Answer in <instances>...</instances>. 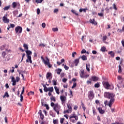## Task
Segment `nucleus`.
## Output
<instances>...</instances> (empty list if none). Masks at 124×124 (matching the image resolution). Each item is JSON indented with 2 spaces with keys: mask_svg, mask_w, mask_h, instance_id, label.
I'll list each match as a JSON object with an SVG mask.
<instances>
[{
  "mask_svg": "<svg viewBox=\"0 0 124 124\" xmlns=\"http://www.w3.org/2000/svg\"><path fill=\"white\" fill-rule=\"evenodd\" d=\"M35 0L36 3H41V2L43 1V0Z\"/></svg>",
  "mask_w": 124,
  "mask_h": 124,
  "instance_id": "2f4dec72",
  "label": "nucleus"
},
{
  "mask_svg": "<svg viewBox=\"0 0 124 124\" xmlns=\"http://www.w3.org/2000/svg\"><path fill=\"white\" fill-rule=\"evenodd\" d=\"M91 65L90 64V63H88L86 64V70H87V71L89 72L90 71V67Z\"/></svg>",
  "mask_w": 124,
  "mask_h": 124,
  "instance_id": "4be33fe9",
  "label": "nucleus"
},
{
  "mask_svg": "<svg viewBox=\"0 0 124 124\" xmlns=\"http://www.w3.org/2000/svg\"><path fill=\"white\" fill-rule=\"evenodd\" d=\"M81 59L83 61H87V57H86V56H85V55H83L81 57Z\"/></svg>",
  "mask_w": 124,
  "mask_h": 124,
  "instance_id": "bb28decb",
  "label": "nucleus"
},
{
  "mask_svg": "<svg viewBox=\"0 0 124 124\" xmlns=\"http://www.w3.org/2000/svg\"><path fill=\"white\" fill-rule=\"evenodd\" d=\"M63 121H64V119L63 118H62L60 120V123L61 124H63Z\"/></svg>",
  "mask_w": 124,
  "mask_h": 124,
  "instance_id": "e2e57ef3",
  "label": "nucleus"
},
{
  "mask_svg": "<svg viewBox=\"0 0 124 124\" xmlns=\"http://www.w3.org/2000/svg\"><path fill=\"white\" fill-rule=\"evenodd\" d=\"M113 7L114 9H115V10H117V7H116V5L115 4H113Z\"/></svg>",
  "mask_w": 124,
  "mask_h": 124,
  "instance_id": "4d7b16f0",
  "label": "nucleus"
},
{
  "mask_svg": "<svg viewBox=\"0 0 124 124\" xmlns=\"http://www.w3.org/2000/svg\"><path fill=\"white\" fill-rule=\"evenodd\" d=\"M64 62V59H62L61 60V62H57V64H58V65H61V64H62V62Z\"/></svg>",
  "mask_w": 124,
  "mask_h": 124,
  "instance_id": "5701e85b",
  "label": "nucleus"
},
{
  "mask_svg": "<svg viewBox=\"0 0 124 124\" xmlns=\"http://www.w3.org/2000/svg\"><path fill=\"white\" fill-rule=\"evenodd\" d=\"M53 83L54 86H56L57 85V81L56 80H53Z\"/></svg>",
  "mask_w": 124,
  "mask_h": 124,
  "instance_id": "bf43d9fd",
  "label": "nucleus"
},
{
  "mask_svg": "<svg viewBox=\"0 0 124 124\" xmlns=\"http://www.w3.org/2000/svg\"><path fill=\"white\" fill-rule=\"evenodd\" d=\"M19 81H20V78H19L18 77H16V81L19 82Z\"/></svg>",
  "mask_w": 124,
  "mask_h": 124,
  "instance_id": "09e8293b",
  "label": "nucleus"
},
{
  "mask_svg": "<svg viewBox=\"0 0 124 124\" xmlns=\"http://www.w3.org/2000/svg\"><path fill=\"white\" fill-rule=\"evenodd\" d=\"M86 10H87V9H80L79 11V12H86Z\"/></svg>",
  "mask_w": 124,
  "mask_h": 124,
  "instance_id": "7c9ffc66",
  "label": "nucleus"
},
{
  "mask_svg": "<svg viewBox=\"0 0 124 124\" xmlns=\"http://www.w3.org/2000/svg\"><path fill=\"white\" fill-rule=\"evenodd\" d=\"M20 101L21 102H22L23 101V95L20 94Z\"/></svg>",
  "mask_w": 124,
  "mask_h": 124,
  "instance_id": "5fc2aeb1",
  "label": "nucleus"
},
{
  "mask_svg": "<svg viewBox=\"0 0 124 124\" xmlns=\"http://www.w3.org/2000/svg\"><path fill=\"white\" fill-rule=\"evenodd\" d=\"M51 76V73H47L46 74V78H48Z\"/></svg>",
  "mask_w": 124,
  "mask_h": 124,
  "instance_id": "c03bdc74",
  "label": "nucleus"
},
{
  "mask_svg": "<svg viewBox=\"0 0 124 124\" xmlns=\"http://www.w3.org/2000/svg\"><path fill=\"white\" fill-rule=\"evenodd\" d=\"M76 86H77L76 83V82H74L73 85L72 87V89H74V88H76Z\"/></svg>",
  "mask_w": 124,
  "mask_h": 124,
  "instance_id": "a18cd8bd",
  "label": "nucleus"
},
{
  "mask_svg": "<svg viewBox=\"0 0 124 124\" xmlns=\"http://www.w3.org/2000/svg\"><path fill=\"white\" fill-rule=\"evenodd\" d=\"M14 27H15V25L14 24H10L11 28H14Z\"/></svg>",
  "mask_w": 124,
  "mask_h": 124,
  "instance_id": "774afa93",
  "label": "nucleus"
},
{
  "mask_svg": "<svg viewBox=\"0 0 124 124\" xmlns=\"http://www.w3.org/2000/svg\"><path fill=\"white\" fill-rule=\"evenodd\" d=\"M12 82H13V86H16V80L14 78H12Z\"/></svg>",
  "mask_w": 124,
  "mask_h": 124,
  "instance_id": "6ab92c4d",
  "label": "nucleus"
},
{
  "mask_svg": "<svg viewBox=\"0 0 124 124\" xmlns=\"http://www.w3.org/2000/svg\"><path fill=\"white\" fill-rule=\"evenodd\" d=\"M26 53V57H31L32 54V52L29 50H25Z\"/></svg>",
  "mask_w": 124,
  "mask_h": 124,
  "instance_id": "9d476101",
  "label": "nucleus"
},
{
  "mask_svg": "<svg viewBox=\"0 0 124 124\" xmlns=\"http://www.w3.org/2000/svg\"><path fill=\"white\" fill-rule=\"evenodd\" d=\"M81 106L82 107L83 109L85 111V110H86V107H85V105H84V104L82 103Z\"/></svg>",
  "mask_w": 124,
  "mask_h": 124,
  "instance_id": "37998d69",
  "label": "nucleus"
},
{
  "mask_svg": "<svg viewBox=\"0 0 124 124\" xmlns=\"http://www.w3.org/2000/svg\"><path fill=\"white\" fill-rule=\"evenodd\" d=\"M2 21L4 23H8L9 22V19L7 18V15H5L2 18Z\"/></svg>",
  "mask_w": 124,
  "mask_h": 124,
  "instance_id": "1a4fd4ad",
  "label": "nucleus"
},
{
  "mask_svg": "<svg viewBox=\"0 0 124 124\" xmlns=\"http://www.w3.org/2000/svg\"><path fill=\"white\" fill-rule=\"evenodd\" d=\"M114 89V86L113 85H110L108 90H113Z\"/></svg>",
  "mask_w": 124,
  "mask_h": 124,
  "instance_id": "e433bc0d",
  "label": "nucleus"
},
{
  "mask_svg": "<svg viewBox=\"0 0 124 124\" xmlns=\"http://www.w3.org/2000/svg\"><path fill=\"white\" fill-rule=\"evenodd\" d=\"M88 97L89 99H93V98L94 97V94H93V91L89 92L88 94Z\"/></svg>",
  "mask_w": 124,
  "mask_h": 124,
  "instance_id": "0eeeda50",
  "label": "nucleus"
},
{
  "mask_svg": "<svg viewBox=\"0 0 124 124\" xmlns=\"http://www.w3.org/2000/svg\"><path fill=\"white\" fill-rule=\"evenodd\" d=\"M58 11H59V10L58 9H55L54 10V13H57V12H58Z\"/></svg>",
  "mask_w": 124,
  "mask_h": 124,
  "instance_id": "69168bd1",
  "label": "nucleus"
},
{
  "mask_svg": "<svg viewBox=\"0 0 124 124\" xmlns=\"http://www.w3.org/2000/svg\"><path fill=\"white\" fill-rule=\"evenodd\" d=\"M84 74L85 73H84V71H81L80 74V76L81 78H85V77L84 76Z\"/></svg>",
  "mask_w": 124,
  "mask_h": 124,
  "instance_id": "412c9836",
  "label": "nucleus"
},
{
  "mask_svg": "<svg viewBox=\"0 0 124 124\" xmlns=\"http://www.w3.org/2000/svg\"><path fill=\"white\" fill-rule=\"evenodd\" d=\"M42 28H45V27H46V24H45V23H43L42 24Z\"/></svg>",
  "mask_w": 124,
  "mask_h": 124,
  "instance_id": "6e6d98bb",
  "label": "nucleus"
},
{
  "mask_svg": "<svg viewBox=\"0 0 124 124\" xmlns=\"http://www.w3.org/2000/svg\"><path fill=\"white\" fill-rule=\"evenodd\" d=\"M9 8H10V6H7L3 8V9H4V10L6 11V10H8L9 9Z\"/></svg>",
  "mask_w": 124,
  "mask_h": 124,
  "instance_id": "72a5a7b5",
  "label": "nucleus"
},
{
  "mask_svg": "<svg viewBox=\"0 0 124 124\" xmlns=\"http://www.w3.org/2000/svg\"><path fill=\"white\" fill-rule=\"evenodd\" d=\"M54 89L56 91V93H57V94H60V92H59V89H58V87H57V86H55Z\"/></svg>",
  "mask_w": 124,
  "mask_h": 124,
  "instance_id": "b1692460",
  "label": "nucleus"
},
{
  "mask_svg": "<svg viewBox=\"0 0 124 124\" xmlns=\"http://www.w3.org/2000/svg\"><path fill=\"white\" fill-rule=\"evenodd\" d=\"M97 109L100 114H104V110H102V108H98Z\"/></svg>",
  "mask_w": 124,
  "mask_h": 124,
  "instance_id": "a211bd4d",
  "label": "nucleus"
},
{
  "mask_svg": "<svg viewBox=\"0 0 124 124\" xmlns=\"http://www.w3.org/2000/svg\"><path fill=\"white\" fill-rule=\"evenodd\" d=\"M24 93H25V87H23L22 91L20 94H21V95H23V94Z\"/></svg>",
  "mask_w": 124,
  "mask_h": 124,
  "instance_id": "ea45409f",
  "label": "nucleus"
},
{
  "mask_svg": "<svg viewBox=\"0 0 124 124\" xmlns=\"http://www.w3.org/2000/svg\"><path fill=\"white\" fill-rule=\"evenodd\" d=\"M103 84L105 89L107 90H109V87H110V84H109V83L108 82H103Z\"/></svg>",
  "mask_w": 124,
  "mask_h": 124,
  "instance_id": "6e6552de",
  "label": "nucleus"
},
{
  "mask_svg": "<svg viewBox=\"0 0 124 124\" xmlns=\"http://www.w3.org/2000/svg\"><path fill=\"white\" fill-rule=\"evenodd\" d=\"M5 96H6L7 97H9V95L8 94V93L7 92H5L4 93V95L3 96V98H4V97H5Z\"/></svg>",
  "mask_w": 124,
  "mask_h": 124,
  "instance_id": "cd10ccee",
  "label": "nucleus"
},
{
  "mask_svg": "<svg viewBox=\"0 0 124 124\" xmlns=\"http://www.w3.org/2000/svg\"><path fill=\"white\" fill-rule=\"evenodd\" d=\"M40 117H41V120H43V118H44V116H43V114H40Z\"/></svg>",
  "mask_w": 124,
  "mask_h": 124,
  "instance_id": "052dcab7",
  "label": "nucleus"
},
{
  "mask_svg": "<svg viewBox=\"0 0 124 124\" xmlns=\"http://www.w3.org/2000/svg\"><path fill=\"white\" fill-rule=\"evenodd\" d=\"M74 63H75V65L77 66V65H78V63H79V59L75 60Z\"/></svg>",
  "mask_w": 124,
  "mask_h": 124,
  "instance_id": "aec40b11",
  "label": "nucleus"
},
{
  "mask_svg": "<svg viewBox=\"0 0 124 124\" xmlns=\"http://www.w3.org/2000/svg\"><path fill=\"white\" fill-rule=\"evenodd\" d=\"M64 68H65V70H68V69H69V67H68V66H66V65H65L64 66Z\"/></svg>",
  "mask_w": 124,
  "mask_h": 124,
  "instance_id": "49530a36",
  "label": "nucleus"
},
{
  "mask_svg": "<svg viewBox=\"0 0 124 124\" xmlns=\"http://www.w3.org/2000/svg\"><path fill=\"white\" fill-rule=\"evenodd\" d=\"M67 81V79H66V78L62 79V82H63V83H65V82H66Z\"/></svg>",
  "mask_w": 124,
  "mask_h": 124,
  "instance_id": "13d9d810",
  "label": "nucleus"
},
{
  "mask_svg": "<svg viewBox=\"0 0 124 124\" xmlns=\"http://www.w3.org/2000/svg\"><path fill=\"white\" fill-rule=\"evenodd\" d=\"M60 109H61V106H60L58 104H55V106L53 107V109L55 112H56V113H57L58 115H59Z\"/></svg>",
  "mask_w": 124,
  "mask_h": 124,
  "instance_id": "20e7f679",
  "label": "nucleus"
},
{
  "mask_svg": "<svg viewBox=\"0 0 124 124\" xmlns=\"http://www.w3.org/2000/svg\"><path fill=\"white\" fill-rule=\"evenodd\" d=\"M41 59L43 62L46 65H47L49 68L52 67V65L50 63V60L48 59V57H46L45 59L43 57H41Z\"/></svg>",
  "mask_w": 124,
  "mask_h": 124,
  "instance_id": "f03ea898",
  "label": "nucleus"
},
{
  "mask_svg": "<svg viewBox=\"0 0 124 124\" xmlns=\"http://www.w3.org/2000/svg\"><path fill=\"white\" fill-rule=\"evenodd\" d=\"M90 22L92 24V25H94V26H96V25H97V22H96L94 18H93V19H90Z\"/></svg>",
  "mask_w": 124,
  "mask_h": 124,
  "instance_id": "9b49d317",
  "label": "nucleus"
},
{
  "mask_svg": "<svg viewBox=\"0 0 124 124\" xmlns=\"http://www.w3.org/2000/svg\"><path fill=\"white\" fill-rule=\"evenodd\" d=\"M107 38V36H104L103 37V41H105V40H106Z\"/></svg>",
  "mask_w": 124,
  "mask_h": 124,
  "instance_id": "603ef678",
  "label": "nucleus"
},
{
  "mask_svg": "<svg viewBox=\"0 0 124 124\" xmlns=\"http://www.w3.org/2000/svg\"><path fill=\"white\" fill-rule=\"evenodd\" d=\"M71 12H72V13H74V14H75V15H76L77 16H78V13H76V12H75V11H74V10H72Z\"/></svg>",
  "mask_w": 124,
  "mask_h": 124,
  "instance_id": "58836bf2",
  "label": "nucleus"
},
{
  "mask_svg": "<svg viewBox=\"0 0 124 124\" xmlns=\"http://www.w3.org/2000/svg\"><path fill=\"white\" fill-rule=\"evenodd\" d=\"M77 55V53H76V52H74L73 53H72V56L73 57V58H74V57H75V55Z\"/></svg>",
  "mask_w": 124,
  "mask_h": 124,
  "instance_id": "a19ab883",
  "label": "nucleus"
},
{
  "mask_svg": "<svg viewBox=\"0 0 124 124\" xmlns=\"http://www.w3.org/2000/svg\"><path fill=\"white\" fill-rule=\"evenodd\" d=\"M85 53H86V50H85V49H82V50L81 51V53L85 54Z\"/></svg>",
  "mask_w": 124,
  "mask_h": 124,
  "instance_id": "3c124183",
  "label": "nucleus"
},
{
  "mask_svg": "<svg viewBox=\"0 0 124 124\" xmlns=\"http://www.w3.org/2000/svg\"><path fill=\"white\" fill-rule=\"evenodd\" d=\"M73 118L75 119L76 121H78V116H76L75 114H73V115L70 117V119H73Z\"/></svg>",
  "mask_w": 124,
  "mask_h": 124,
  "instance_id": "2eb2a0df",
  "label": "nucleus"
},
{
  "mask_svg": "<svg viewBox=\"0 0 124 124\" xmlns=\"http://www.w3.org/2000/svg\"><path fill=\"white\" fill-rule=\"evenodd\" d=\"M90 80H92V81H93V82H96V81L98 80V78L96 77H92L91 78Z\"/></svg>",
  "mask_w": 124,
  "mask_h": 124,
  "instance_id": "4468645a",
  "label": "nucleus"
},
{
  "mask_svg": "<svg viewBox=\"0 0 124 124\" xmlns=\"http://www.w3.org/2000/svg\"><path fill=\"white\" fill-rule=\"evenodd\" d=\"M50 105L51 107H53L54 108V107H55V105H56V104H54V103H51Z\"/></svg>",
  "mask_w": 124,
  "mask_h": 124,
  "instance_id": "864d4df0",
  "label": "nucleus"
},
{
  "mask_svg": "<svg viewBox=\"0 0 124 124\" xmlns=\"http://www.w3.org/2000/svg\"><path fill=\"white\" fill-rule=\"evenodd\" d=\"M27 59L26 60V62H30L32 63V61L31 60V56H27Z\"/></svg>",
  "mask_w": 124,
  "mask_h": 124,
  "instance_id": "f8f14e48",
  "label": "nucleus"
},
{
  "mask_svg": "<svg viewBox=\"0 0 124 124\" xmlns=\"http://www.w3.org/2000/svg\"><path fill=\"white\" fill-rule=\"evenodd\" d=\"M28 95H34V92L31 91L28 93Z\"/></svg>",
  "mask_w": 124,
  "mask_h": 124,
  "instance_id": "c85d7f7f",
  "label": "nucleus"
},
{
  "mask_svg": "<svg viewBox=\"0 0 124 124\" xmlns=\"http://www.w3.org/2000/svg\"><path fill=\"white\" fill-rule=\"evenodd\" d=\"M26 56V54L25 53H23L22 54V59H21V62H22L23 61V60H24V57Z\"/></svg>",
  "mask_w": 124,
  "mask_h": 124,
  "instance_id": "8fccbe9b",
  "label": "nucleus"
},
{
  "mask_svg": "<svg viewBox=\"0 0 124 124\" xmlns=\"http://www.w3.org/2000/svg\"><path fill=\"white\" fill-rule=\"evenodd\" d=\"M98 16H100V17H102L103 16V14H102V13H98Z\"/></svg>",
  "mask_w": 124,
  "mask_h": 124,
  "instance_id": "680f3d73",
  "label": "nucleus"
},
{
  "mask_svg": "<svg viewBox=\"0 0 124 124\" xmlns=\"http://www.w3.org/2000/svg\"><path fill=\"white\" fill-rule=\"evenodd\" d=\"M100 86V85H99V83H97L94 85L95 88H99Z\"/></svg>",
  "mask_w": 124,
  "mask_h": 124,
  "instance_id": "f704fd0d",
  "label": "nucleus"
},
{
  "mask_svg": "<svg viewBox=\"0 0 124 124\" xmlns=\"http://www.w3.org/2000/svg\"><path fill=\"white\" fill-rule=\"evenodd\" d=\"M104 96L105 97H107L108 98H109V99H110L109 102L107 104V105L111 108L113 103H114V102L115 101V99H114V94L113 93L106 92L104 93Z\"/></svg>",
  "mask_w": 124,
  "mask_h": 124,
  "instance_id": "f257e3e1",
  "label": "nucleus"
},
{
  "mask_svg": "<svg viewBox=\"0 0 124 124\" xmlns=\"http://www.w3.org/2000/svg\"><path fill=\"white\" fill-rule=\"evenodd\" d=\"M19 74L22 76L23 79H24V74H27V72L26 71H18Z\"/></svg>",
  "mask_w": 124,
  "mask_h": 124,
  "instance_id": "ddd939ff",
  "label": "nucleus"
},
{
  "mask_svg": "<svg viewBox=\"0 0 124 124\" xmlns=\"http://www.w3.org/2000/svg\"><path fill=\"white\" fill-rule=\"evenodd\" d=\"M53 31H59V29H58L57 28H52Z\"/></svg>",
  "mask_w": 124,
  "mask_h": 124,
  "instance_id": "79ce46f5",
  "label": "nucleus"
},
{
  "mask_svg": "<svg viewBox=\"0 0 124 124\" xmlns=\"http://www.w3.org/2000/svg\"><path fill=\"white\" fill-rule=\"evenodd\" d=\"M60 99L62 101V102H64L65 101V99H66V97L65 96H61Z\"/></svg>",
  "mask_w": 124,
  "mask_h": 124,
  "instance_id": "dca6fc26",
  "label": "nucleus"
},
{
  "mask_svg": "<svg viewBox=\"0 0 124 124\" xmlns=\"http://www.w3.org/2000/svg\"><path fill=\"white\" fill-rule=\"evenodd\" d=\"M121 43L123 45V46L124 47V40H122Z\"/></svg>",
  "mask_w": 124,
  "mask_h": 124,
  "instance_id": "338daca9",
  "label": "nucleus"
},
{
  "mask_svg": "<svg viewBox=\"0 0 124 124\" xmlns=\"http://www.w3.org/2000/svg\"><path fill=\"white\" fill-rule=\"evenodd\" d=\"M56 73H57V74H58V75H60V74H61V73L62 71V69H60V68H58L55 70Z\"/></svg>",
  "mask_w": 124,
  "mask_h": 124,
  "instance_id": "f3484780",
  "label": "nucleus"
},
{
  "mask_svg": "<svg viewBox=\"0 0 124 124\" xmlns=\"http://www.w3.org/2000/svg\"><path fill=\"white\" fill-rule=\"evenodd\" d=\"M12 5L14 8H16V7L17 6V3L15 2H14L12 3Z\"/></svg>",
  "mask_w": 124,
  "mask_h": 124,
  "instance_id": "c756f323",
  "label": "nucleus"
},
{
  "mask_svg": "<svg viewBox=\"0 0 124 124\" xmlns=\"http://www.w3.org/2000/svg\"><path fill=\"white\" fill-rule=\"evenodd\" d=\"M44 91L46 92L47 93V92H49V93H53L54 92V88L53 87H48L47 88L46 86L44 85Z\"/></svg>",
  "mask_w": 124,
  "mask_h": 124,
  "instance_id": "7ed1b4c3",
  "label": "nucleus"
},
{
  "mask_svg": "<svg viewBox=\"0 0 124 124\" xmlns=\"http://www.w3.org/2000/svg\"><path fill=\"white\" fill-rule=\"evenodd\" d=\"M23 47H24V49H25V50H29V46H28V45L24 44L23 45Z\"/></svg>",
  "mask_w": 124,
  "mask_h": 124,
  "instance_id": "393cba45",
  "label": "nucleus"
},
{
  "mask_svg": "<svg viewBox=\"0 0 124 124\" xmlns=\"http://www.w3.org/2000/svg\"><path fill=\"white\" fill-rule=\"evenodd\" d=\"M40 14V9H39V8L37 9V14L38 15H39V14Z\"/></svg>",
  "mask_w": 124,
  "mask_h": 124,
  "instance_id": "de8ad7c7",
  "label": "nucleus"
},
{
  "mask_svg": "<svg viewBox=\"0 0 124 124\" xmlns=\"http://www.w3.org/2000/svg\"><path fill=\"white\" fill-rule=\"evenodd\" d=\"M108 54L110 55L111 57H114L115 56V54H114V52L113 51H110L108 52Z\"/></svg>",
  "mask_w": 124,
  "mask_h": 124,
  "instance_id": "a878e982",
  "label": "nucleus"
},
{
  "mask_svg": "<svg viewBox=\"0 0 124 124\" xmlns=\"http://www.w3.org/2000/svg\"><path fill=\"white\" fill-rule=\"evenodd\" d=\"M105 50H106V47H105V46L102 47L101 48L102 52H105Z\"/></svg>",
  "mask_w": 124,
  "mask_h": 124,
  "instance_id": "4c0bfd02",
  "label": "nucleus"
},
{
  "mask_svg": "<svg viewBox=\"0 0 124 124\" xmlns=\"http://www.w3.org/2000/svg\"><path fill=\"white\" fill-rule=\"evenodd\" d=\"M22 27L20 26L16 27L15 28V31L16 33H18H18H22Z\"/></svg>",
  "mask_w": 124,
  "mask_h": 124,
  "instance_id": "423d86ee",
  "label": "nucleus"
},
{
  "mask_svg": "<svg viewBox=\"0 0 124 124\" xmlns=\"http://www.w3.org/2000/svg\"><path fill=\"white\" fill-rule=\"evenodd\" d=\"M67 106L68 109L64 110V113H71V111H72V107H71V105L70 104H67Z\"/></svg>",
  "mask_w": 124,
  "mask_h": 124,
  "instance_id": "39448f33",
  "label": "nucleus"
},
{
  "mask_svg": "<svg viewBox=\"0 0 124 124\" xmlns=\"http://www.w3.org/2000/svg\"><path fill=\"white\" fill-rule=\"evenodd\" d=\"M5 55H6V53H5V52H3L2 53V56H3V57H5Z\"/></svg>",
  "mask_w": 124,
  "mask_h": 124,
  "instance_id": "0e129e2a",
  "label": "nucleus"
},
{
  "mask_svg": "<svg viewBox=\"0 0 124 124\" xmlns=\"http://www.w3.org/2000/svg\"><path fill=\"white\" fill-rule=\"evenodd\" d=\"M50 99L52 101H56V99L54 96H51L50 97Z\"/></svg>",
  "mask_w": 124,
  "mask_h": 124,
  "instance_id": "473e14b6",
  "label": "nucleus"
},
{
  "mask_svg": "<svg viewBox=\"0 0 124 124\" xmlns=\"http://www.w3.org/2000/svg\"><path fill=\"white\" fill-rule=\"evenodd\" d=\"M39 46L40 47H45V46H46V45H44V44L43 43H40L39 45Z\"/></svg>",
  "mask_w": 124,
  "mask_h": 124,
  "instance_id": "c9c22d12",
  "label": "nucleus"
}]
</instances>
